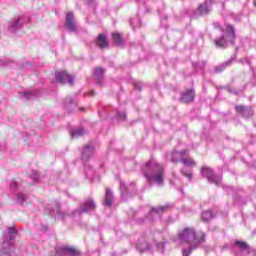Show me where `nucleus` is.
Segmentation results:
<instances>
[{
	"mask_svg": "<svg viewBox=\"0 0 256 256\" xmlns=\"http://www.w3.org/2000/svg\"><path fill=\"white\" fill-rule=\"evenodd\" d=\"M179 239L188 245V247L182 249L183 256H189L199 245L205 243V234H202V237L199 239L197 238L195 228H184L183 231L179 233Z\"/></svg>",
	"mask_w": 256,
	"mask_h": 256,
	"instance_id": "nucleus-1",
	"label": "nucleus"
},
{
	"mask_svg": "<svg viewBox=\"0 0 256 256\" xmlns=\"http://www.w3.org/2000/svg\"><path fill=\"white\" fill-rule=\"evenodd\" d=\"M142 172L148 183L154 182L160 187H163V175L165 173L163 165L155 162V160H151L142 166Z\"/></svg>",
	"mask_w": 256,
	"mask_h": 256,
	"instance_id": "nucleus-2",
	"label": "nucleus"
},
{
	"mask_svg": "<svg viewBox=\"0 0 256 256\" xmlns=\"http://www.w3.org/2000/svg\"><path fill=\"white\" fill-rule=\"evenodd\" d=\"M17 235V228L15 226H9L6 232L3 233L4 240L0 247V253L2 255H11L13 253V242Z\"/></svg>",
	"mask_w": 256,
	"mask_h": 256,
	"instance_id": "nucleus-3",
	"label": "nucleus"
},
{
	"mask_svg": "<svg viewBox=\"0 0 256 256\" xmlns=\"http://www.w3.org/2000/svg\"><path fill=\"white\" fill-rule=\"evenodd\" d=\"M229 43L235 44V27L230 24L226 25L224 34L214 40V44L218 49L227 48Z\"/></svg>",
	"mask_w": 256,
	"mask_h": 256,
	"instance_id": "nucleus-4",
	"label": "nucleus"
},
{
	"mask_svg": "<svg viewBox=\"0 0 256 256\" xmlns=\"http://www.w3.org/2000/svg\"><path fill=\"white\" fill-rule=\"evenodd\" d=\"M97 205L95 204V200L93 198H87L83 201L79 208L75 209L72 212V217H80L83 213H92L95 211Z\"/></svg>",
	"mask_w": 256,
	"mask_h": 256,
	"instance_id": "nucleus-5",
	"label": "nucleus"
},
{
	"mask_svg": "<svg viewBox=\"0 0 256 256\" xmlns=\"http://www.w3.org/2000/svg\"><path fill=\"white\" fill-rule=\"evenodd\" d=\"M25 23H27V21L24 17H14L8 21L6 29L8 33H17V31L23 29V25H25Z\"/></svg>",
	"mask_w": 256,
	"mask_h": 256,
	"instance_id": "nucleus-6",
	"label": "nucleus"
},
{
	"mask_svg": "<svg viewBox=\"0 0 256 256\" xmlns=\"http://www.w3.org/2000/svg\"><path fill=\"white\" fill-rule=\"evenodd\" d=\"M202 177L207 179L209 183H213L214 185H221V176L215 175V172H213V169L203 166L200 171Z\"/></svg>",
	"mask_w": 256,
	"mask_h": 256,
	"instance_id": "nucleus-7",
	"label": "nucleus"
},
{
	"mask_svg": "<svg viewBox=\"0 0 256 256\" xmlns=\"http://www.w3.org/2000/svg\"><path fill=\"white\" fill-rule=\"evenodd\" d=\"M65 27L69 33H79V24L77 23L73 12H68L66 14Z\"/></svg>",
	"mask_w": 256,
	"mask_h": 256,
	"instance_id": "nucleus-8",
	"label": "nucleus"
},
{
	"mask_svg": "<svg viewBox=\"0 0 256 256\" xmlns=\"http://www.w3.org/2000/svg\"><path fill=\"white\" fill-rule=\"evenodd\" d=\"M169 209V205L152 207L150 213L145 219L140 220V223H145L146 221H155V215H161Z\"/></svg>",
	"mask_w": 256,
	"mask_h": 256,
	"instance_id": "nucleus-9",
	"label": "nucleus"
},
{
	"mask_svg": "<svg viewBox=\"0 0 256 256\" xmlns=\"http://www.w3.org/2000/svg\"><path fill=\"white\" fill-rule=\"evenodd\" d=\"M55 208H46L45 213L50 217H57V219H65V215L61 212V203L59 201L54 202Z\"/></svg>",
	"mask_w": 256,
	"mask_h": 256,
	"instance_id": "nucleus-10",
	"label": "nucleus"
},
{
	"mask_svg": "<svg viewBox=\"0 0 256 256\" xmlns=\"http://www.w3.org/2000/svg\"><path fill=\"white\" fill-rule=\"evenodd\" d=\"M235 111L238 115H241L243 119L253 117V108H251V106L238 105L235 107Z\"/></svg>",
	"mask_w": 256,
	"mask_h": 256,
	"instance_id": "nucleus-11",
	"label": "nucleus"
},
{
	"mask_svg": "<svg viewBox=\"0 0 256 256\" xmlns=\"http://www.w3.org/2000/svg\"><path fill=\"white\" fill-rule=\"evenodd\" d=\"M95 153V146L93 144H87L82 148L81 159L83 161H89L93 154Z\"/></svg>",
	"mask_w": 256,
	"mask_h": 256,
	"instance_id": "nucleus-12",
	"label": "nucleus"
},
{
	"mask_svg": "<svg viewBox=\"0 0 256 256\" xmlns=\"http://www.w3.org/2000/svg\"><path fill=\"white\" fill-rule=\"evenodd\" d=\"M187 155V151L183 150L180 152H172L167 154V159H170L171 163H179V161L183 160V156Z\"/></svg>",
	"mask_w": 256,
	"mask_h": 256,
	"instance_id": "nucleus-13",
	"label": "nucleus"
},
{
	"mask_svg": "<svg viewBox=\"0 0 256 256\" xmlns=\"http://www.w3.org/2000/svg\"><path fill=\"white\" fill-rule=\"evenodd\" d=\"M104 75H105V70L103 69V67L95 68L94 77L97 85H99L100 87H103V79L105 77Z\"/></svg>",
	"mask_w": 256,
	"mask_h": 256,
	"instance_id": "nucleus-14",
	"label": "nucleus"
},
{
	"mask_svg": "<svg viewBox=\"0 0 256 256\" xmlns=\"http://www.w3.org/2000/svg\"><path fill=\"white\" fill-rule=\"evenodd\" d=\"M96 45L99 47V49H107L109 47L107 36L105 34H100L96 38Z\"/></svg>",
	"mask_w": 256,
	"mask_h": 256,
	"instance_id": "nucleus-15",
	"label": "nucleus"
},
{
	"mask_svg": "<svg viewBox=\"0 0 256 256\" xmlns=\"http://www.w3.org/2000/svg\"><path fill=\"white\" fill-rule=\"evenodd\" d=\"M193 99H195V91L187 90L186 92H184L182 94L180 101L182 103H191L193 101Z\"/></svg>",
	"mask_w": 256,
	"mask_h": 256,
	"instance_id": "nucleus-16",
	"label": "nucleus"
},
{
	"mask_svg": "<svg viewBox=\"0 0 256 256\" xmlns=\"http://www.w3.org/2000/svg\"><path fill=\"white\" fill-rule=\"evenodd\" d=\"M113 191L110 188H106V194L104 197V205L105 207H111L114 201Z\"/></svg>",
	"mask_w": 256,
	"mask_h": 256,
	"instance_id": "nucleus-17",
	"label": "nucleus"
},
{
	"mask_svg": "<svg viewBox=\"0 0 256 256\" xmlns=\"http://www.w3.org/2000/svg\"><path fill=\"white\" fill-rule=\"evenodd\" d=\"M75 109H77V101H75V98L69 97L66 102V111L73 113Z\"/></svg>",
	"mask_w": 256,
	"mask_h": 256,
	"instance_id": "nucleus-18",
	"label": "nucleus"
},
{
	"mask_svg": "<svg viewBox=\"0 0 256 256\" xmlns=\"http://www.w3.org/2000/svg\"><path fill=\"white\" fill-rule=\"evenodd\" d=\"M65 256H81V250L73 246H65Z\"/></svg>",
	"mask_w": 256,
	"mask_h": 256,
	"instance_id": "nucleus-19",
	"label": "nucleus"
},
{
	"mask_svg": "<svg viewBox=\"0 0 256 256\" xmlns=\"http://www.w3.org/2000/svg\"><path fill=\"white\" fill-rule=\"evenodd\" d=\"M208 13H211V8L207 3L201 4L196 10V15H208Z\"/></svg>",
	"mask_w": 256,
	"mask_h": 256,
	"instance_id": "nucleus-20",
	"label": "nucleus"
},
{
	"mask_svg": "<svg viewBox=\"0 0 256 256\" xmlns=\"http://www.w3.org/2000/svg\"><path fill=\"white\" fill-rule=\"evenodd\" d=\"M231 63H233V59L223 62L222 64L214 67L213 73H223V71H225V69H227Z\"/></svg>",
	"mask_w": 256,
	"mask_h": 256,
	"instance_id": "nucleus-21",
	"label": "nucleus"
},
{
	"mask_svg": "<svg viewBox=\"0 0 256 256\" xmlns=\"http://www.w3.org/2000/svg\"><path fill=\"white\" fill-rule=\"evenodd\" d=\"M215 217H217V214L211 210H206L202 213V221H204V223L211 221V219H215Z\"/></svg>",
	"mask_w": 256,
	"mask_h": 256,
	"instance_id": "nucleus-22",
	"label": "nucleus"
},
{
	"mask_svg": "<svg viewBox=\"0 0 256 256\" xmlns=\"http://www.w3.org/2000/svg\"><path fill=\"white\" fill-rule=\"evenodd\" d=\"M112 39H113L115 45H118V47H121V45H123V35L122 34L114 32V33H112Z\"/></svg>",
	"mask_w": 256,
	"mask_h": 256,
	"instance_id": "nucleus-23",
	"label": "nucleus"
},
{
	"mask_svg": "<svg viewBox=\"0 0 256 256\" xmlns=\"http://www.w3.org/2000/svg\"><path fill=\"white\" fill-rule=\"evenodd\" d=\"M56 83H61V85H65V71H57L55 73Z\"/></svg>",
	"mask_w": 256,
	"mask_h": 256,
	"instance_id": "nucleus-24",
	"label": "nucleus"
},
{
	"mask_svg": "<svg viewBox=\"0 0 256 256\" xmlns=\"http://www.w3.org/2000/svg\"><path fill=\"white\" fill-rule=\"evenodd\" d=\"M65 83H67L70 87L75 86V75L70 73H65Z\"/></svg>",
	"mask_w": 256,
	"mask_h": 256,
	"instance_id": "nucleus-25",
	"label": "nucleus"
},
{
	"mask_svg": "<svg viewBox=\"0 0 256 256\" xmlns=\"http://www.w3.org/2000/svg\"><path fill=\"white\" fill-rule=\"evenodd\" d=\"M27 202V196L21 192H19L16 196V203L18 205H25Z\"/></svg>",
	"mask_w": 256,
	"mask_h": 256,
	"instance_id": "nucleus-26",
	"label": "nucleus"
},
{
	"mask_svg": "<svg viewBox=\"0 0 256 256\" xmlns=\"http://www.w3.org/2000/svg\"><path fill=\"white\" fill-rule=\"evenodd\" d=\"M120 191L123 201L127 200V195H129V192L127 191V185L125 182H120Z\"/></svg>",
	"mask_w": 256,
	"mask_h": 256,
	"instance_id": "nucleus-27",
	"label": "nucleus"
},
{
	"mask_svg": "<svg viewBox=\"0 0 256 256\" xmlns=\"http://www.w3.org/2000/svg\"><path fill=\"white\" fill-rule=\"evenodd\" d=\"M236 247L240 249V251H248L249 245L246 244V242H241L239 240H236L235 242Z\"/></svg>",
	"mask_w": 256,
	"mask_h": 256,
	"instance_id": "nucleus-28",
	"label": "nucleus"
},
{
	"mask_svg": "<svg viewBox=\"0 0 256 256\" xmlns=\"http://www.w3.org/2000/svg\"><path fill=\"white\" fill-rule=\"evenodd\" d=\"M84 171L88 179H93V176L95 175V171H93V168H91V166H85Z\"/></svg>",
	"mask_w": 256,
	"mask_h": 256,
	"instance_id": "nucleus-29",
	"label": "nucleus"
},
{
	"mask_svg": "<svg viewBox=\"0 0 256 256\" xmlns=\"http://www.w3.org/2000/svg\"><path fill=\"white\" fill-rule=\"evenodd\" d=\"M83 135H85V130L83 128L75 130L71 133L73 139L77 137H83Z\"/></svg>",
	"mask_w": 256,
	"mask_h": 256,
	"instance_id": "nucleus-30",
	"label": "nucleus"
},
{
	"mask_svg": "<svg viewBox=\"0 0 256 256\" xmlns=\"http://www.w3.org/2000/svg\"><path fill=\"white\" fill-rule=\"evenodd\" d=\"M181 162L184 164V165H187L188 167H191V166H195V161L193 159H189V158H182Z\"/></svg>",
	"mask_w": 256,
	"mask_h": 256,
	"instance_id": "nucleus-31",
	"label": "nucleus"
},
{
	"mask_svg": "<svg viewBox=\"0 0 256 256\" xmlns=\"http://www.w3.org/2000/svg\"><path fill=\"white\" fill-rule=\"evenodd\" d=\"M30 179H33L34 183L39 182V172L33 170L31 174L29 175Z\"/></svg>",
	"mask_w": 256,
	"mask_h": 256,
	"instance_id": "nucleus-32",
	"label": "nucleus"
},
{
	"mask_svg": "<svg viewBox=\"0 0 256 256\" xmlns=\"http://www.w3.org/2000/svg\"><path fill=\"white\" fill-rule=\"evenodd\" d=\"M116 117L119 121H127V113L125 111L117 112Z\"/></svg>",
	"mask_w": 256,
	"mask_h": 256,
	"instance_id": "nucleus-33",
	"label": "nucleus"
},
{
	"mask_svg": "<svg viewBox=\"0 0 256 256\" xmlns=\"http://www.w3.org/2000/svg\"><path fill=\"white\" fill-rule=\"evenodd\" d=\"M23 97L27 101H31V99L35 97V94H33V92H23Z\"/></svg>",
	"mask_w": 256,
	"mask_h": 256,
	"instance_id": "nucleus-34",
	"label": "nucleus"
},
{
	"mask_svg": "<svg viewBox=\"0 0 256 256\" xmlns=\"http://www.w3.org/2000/svg\"><path fill=\"white\" fill-rule=\"evenodd\" d=\"M55 256H65V246H62L60 248H56Z\"/></svg>",
	"mask_w": 256,
	"mask_h": 256,
	"instance_id": "nucleus-35",
	"label": "nucleus"
},
{
	"mask_svg": "<svg viewBox=\"0 0 256 256\" xmlns=\"http://www.w3.org/2000/svg\"><path fill=\"white\" fill-rule=\"evenodd\" d=\"M88 5L89 7H92V9L97 8V3L95 2V0H88Z\"/></svg>",
	"mask_w": 256,
	"mask_h": 256,
	"instance_id": "nucleus-36",
	"label": "nucleus"
},
{
	"mask_svg": "<svg viewBox=\"0 0 256 256\" xmlns=\"http://www.w3.org/2000/svg\"><path fill=\"white\" fill-rule=\"evenodd\" d=\"M182 175H184V177H187V179H189V181H191V179H193V174L192 173H187L184 172L183 170L181 171Z\"/></svg>",
	"mask_w": 256,
	"mask_h": 256,
	"instance_id": "nucleus-37",
	"label": "nucleus"
},
{
	"mask_svg": "<svg viewBox=\"0 0 256 256\" xmlns=\"http://www.w3.org/2000/svg\"><path fill=\"white\" fill-rule=\"evenodd\" d=\"M159 245H160V247H162V251H165V244L163 242H161Z\"/></svg>",
	"mask_w": 256,
	"mask_h": 256,
	"instance_id": "nucleus-38",
	"label": "nucleus"
},
{
	"mask_svg": "<svg viewBox=\"0 0 256 256\" xmlns=\"http://www.w3.org/2000/svg\"><path fill=\"white\" fill-rule=\"evenodd\" d=\"M10 187H17V182H12L11 184H10Z\"/></svg>",
	"mask_w": 256,
	"mask_h": 256,
	"instance_id": "nucleus-39",
	"label": "nucleus"
},
{
	"mask_svg": "<svg viewBox=\"0 0 256 256\" xmlns=\"http://www.w3.org/2000/svg\"><path fill=\"white\" fill-rule=\"evenodd\" d=\"M136 89H137L138 91H141V86L136 85Z\"/></svg>",
	"mask_w": 256,
	"mask_h": 256,
	"instance_id": "nucleus-40",
	"label": "nucleus"
},
{
	"mask_svg": "<svg viewBox=\"0 0 256 256\" xmlns=\"http://www.w3.org/2000/svg\"><path fill=\"white\" fill-rule=\"evenodd\" d=\"M244 61H246V63H247V59L240 60V63H243Z\"/></svg>",
	"mask_w": 256,
	"mask_h": 256,
	"instance_id": "nucleus-41",
	"label": "nucleus"
},
{
	"mask_svg": "<svg viewBox=\"0 0 256 256\" xmlns=\"http://www.w3.org/2000/svg\"><path fill=\"white\" fill-rule=\"evenodd\" d=\"M90 95H95V91H91V92H90Z\"/></svg>",
	"mask_w": 256,
	"mask_h": 256,
	"instance_id": "nucleus-42",
	"label": "nucleus"
},
{
	"mask_svg": "<svg viewBox=\"0 0 256 256\" xmlns=\"http://www.w3.org/2000/svg\"><path fill=\"white\" fill-rule=\"evenodd\" d=\"M253 5H254V7H256V0L253 1Z\"/></svg>",
	"mask_w": 256,
	"mask_h": 256,
	"instance_id": "nucleus-43",
	"label": "nucleus"
},
{
	"mask_svg": "<svg viewBox=\"0 0 256 256\" xmlns=\"http://www.w3.org/2000/svg\"><path fill=\"white\" fill-rule=\"evenodd\" d=\"M130 185H135V182H131Z\"/></svg>",
	"mask_w": 256,
	"mask_h": 256,
	"instance_id": "nucleus-44",
	"label": "nucleus"
},
{
	"mask_svg": "<svg viewBox=\"0 0 256 256\" xmlns=\"http://www.w3.org/2000/svg\"><path fill=\"white\" fill-rule=\"evenodd\" d=\"M80 109V111H83V108H79Z\"/></svg>",
	"mask_w": 256,
	"mask_h": 256,
	"instance_id": "nucleus-45",
	"label": "nucleus"
}]
</instances>
